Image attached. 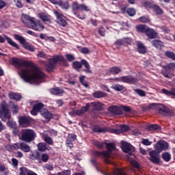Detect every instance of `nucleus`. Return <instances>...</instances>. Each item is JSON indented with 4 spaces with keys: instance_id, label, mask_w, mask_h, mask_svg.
<instances>
[{
    "instance_id": "2eb2a0df",
    "label": "nucleus",
    "mask_w": 175,
    "mask_h": 175,
    "mask_svg": "<svg viewBox=\"0 0 175 175\" xmlns=\"http://www.w3.org/2000/svg\"><path fill=\"white\" fill-rule=\"evenodd\" d=\"M32 122V118L30 117L22 116L19 118V124L23 128H27L31 125V122Z\"/></svg>"
},
{
    "instance_id": "bb28decb",
    "label": "nucleus",
    "mask_w": 175,
    "mask_h": 175,
    "mask_svg": "<svg viewBox=\"0 0 175 175\" xmlns=\"http://www.w3.org/2000/svg\"><path fill=\"white\" fill-rule=\"evenodd\" d=\"M29 159H31V161H39L40 159V153L38 151L32 152L31 154L29 155Z\"/></svg>"
},
{
    "instance_id": "774afa93",
    "label": "nucleus",
    "mask_w": 175,
    "mask_h": 175,
    "mask_svg": "<svg viewBox=\"0 0 175 175\" xmlns=\"http://www.w3.org/2000/svg\"><path fill=\"white\" fill-rule=\"evenodd\" d=\"M106 32V29L103 28V27H100L98 29V33L101 36H105V33Z\"/></svg>"
},
{
    "instance_id": "72a5a7b5",
    "label": "nucleus",
    "mask_w": 175,
    "mask_h": 175,
    "mask_svg": "<svg viewBox=\"0 0 175 175\" xmlns=\"http://www.w3.org/2000/svg\"><path fill=\"white\" fill-rule=\"evenodd\" d=\"M110 129H106L105 128H100L99 126H94L92 129L93 132L98 133H105V132H109Z\"/></svg>"
},
{
    "instance_id": "423d86ee",
    "label": "nucleus",
    "mask_w": 175,
    "mask_h": 175,
    "mask_svg": "<svg viewBox=\"0 0 175 175\" xmlns=\"http://www.w3.org/2000/svg\"><path fill=\"white\" fill-rule=\"evenodd\" d=\"M0 118L4 122L12 118V115L8 109V104L5 103H0Z\"/></svg>"
},
{
    "instance_id": "f3484780",
    "label": "nucleus",
    "mask_w": 175,
    "mask_h": 175,
    "mask_svg": "<svg viewBox=\"0 0 175 175\" xmlns=\"http://www.w3.org/2000/svg\"><path fill=\"white\" fill-rule=\"evenodd\" d=\"M108 111L113 116H121L122 114V109L116 105H111L108 107Z\"/></svg>"
},
{
    "instance_id": "473e14b6",
    "label": "nucleus",
    "mask_w": 175,
    "mask_h": 175,
    "mask_svg": "<svg viewBox=\"0 0 175 175\" xmlns=\"http://www.w3.org/2000/svg\"><path fill=\"white\" fill-rule=\"evenodd\" d=\"M81 64L85 68V73H92V71L91 70V66H90V64H88V62H87V60L82 59Z\"/></svg>"
},
{
    "instance_id": "de8ad7c7",
    "label": "nucleus",
    "mask_w": 175,
    "mask_h": 175,
    "mask_svg": "<svg viewBox=\"0 0 175 175\" xmlns=\"http://www.w3.org/2000/svg\"><path fill=\"white\" fill-rule=\"evenodd\" d=\"M139 21L140 23H150V21H151V19H150V16H141L139 18Z\"/></svg>"
},
{
    "instance_id": "603ef678",
    "label": "nucleus",
    "mask_w": 175,
    "mask_h": 175,
    "mask_svg": "<svg viewBox=\"0 0 175 175\" xmlns=\"http://www.w3.org/2000/svg\"><path fill=\"white\" fill-rule=\"evenodd\" d=\"M134 92L139 95V96H146V92L141 89H134Z\"/></svg>"
},
{
    "instance_id": "a19ab883",
    "label": "nucleus",
    "mask_w": 175,
    "mask_h": 175,
    "mask_svg": "<svg viewBox=\"0 0 175 175\" xmlns=\"http://www.w3.org/2000/svg\"><path fill=\"white\" fill-rule=\"evenodd\" d=\"M38 151H41L42 152H44L46 150H47V146L45 143L41 142L38 144Z\"/></svg>"
},
{
    "instance_id": "864d4df0",
    "label": "nucleus",
    "mask_w": 175,
    "mask_h": 175,
    "mask_svg": "<svg viewBox=\"0 0 175 175\" xmlns=\"http://www.w3.org/2000/svg\"><path fill=\"white\" fill-rule=\"evenodd\" d=\"M21 172H20V175H29V172L31 170L27 169L26 167H21Z\"/></svg>"
},
{
    "instance_id": "3c124183",
    "label": "nucleus",
    "mask_w": 175,
    "mask_h": 175,
    "mask_svg": "<svg viewBox=\"0 0 175 175\" xmlns=\"http://www.w3.org/2000/svg\"><path fill=\"white\" fill-rule=\"evenodd\" d=\"M114 175H126L125 171L122 169H116L113 172Z\"/></svg>"
},
{
    "instance_id": "37998d69",
    "label": "nucleus",
    "mask_w": 175,
    "mask_h": 175,
    "mask_svg": "<svg viewBox=\"0 0 175 175\" xmlns=\"http://www.w3.org/2000/svg\"><path fill=\"white\" fill-rule=\"evenodd\" d=\"M92 106L94 107L95 110H102L103 109V104L98 102L92 103Z\"/></svg>"
},
{
    "instance_id": "4468645a",
    "label": "nucleus",
    "mask_w": 175,
    "mask_h": 175,
    "mask_svg": "<svg viewBox=\"0 0 175 175\" xmlns=\"http://www.w3.org/2000/svg\"><path fill=\"white\" fill-rule=\"evenodd\" d=\"M21 20L24 25H26V27H28V28H31L35 18H32L27 14H23L21 16Z\"/></svg>"
},
{
    "instance_id": "c756f323",
    "label": "nucleus",
    "mask_w": 175,
    "mask_h": 175,
    "mask_svg": "<svg viewBox=\"0 0 175 175\" xmlns=\"http://www.w3.org/2000/svg\"><path fill=\"white\" fill-rule=\"evenodd\" d=\"M50 92L52 95H62L64 94V90L59 88H54L50 90Z\"/></svg>"
},
{
    "instance_id": "f03ea898",
    "label": "nucleus",
    "mask_w": 175,
    "mask_h": 175,
    "mask_svg": "<svg viewBox=\"0 0 175 175\" xmlns=\"http://www.w3.org/2000/svg\"><path fill=\"white\" fill-rule=\"evenodd\" d=\"M93 144L97 148L102 149L105 144H106V148L107 151H95L93 152V155L94 157H103L104 158V161L105 163H110V158H111V151H114L116 150V144L114 143H105L100 142L99 141H94Z\"/></svg>"
},
{
    "instance_id": "2f4dec72",
    "label": "nucleus",
    "mask_w": 175,
    "mask_h": 175,
    "mask_svg": "<svg viewBox=\"0 0 175 175\" xmlns=\"http://www.w3.org/2000/svg\"><path fill=\"white\" fill-rule=\"evenodd\" d=\"M122 70L119 66H113L109 69V73H111V75H118L119 73H121Z\"/></svg>"
},
{
    "instance_id": "f704fd0d",
    "label": "nucleus",
    "mask_w": 175,
    "mask_h": 175,
    "mask_svg": "<svg viewBox=\"0 0 175 175\" xmlns=\"http://www.w3.org/2000/svg\"><path fill=\"white\" fill-rule=\"evenodd\" d=\"M8 43L9 44H10V46H12V47H14L15 49H16V50H18L20 49V47L18 46V44H17V43L14 42V41H13V40H12L10 38L8 37V36H5Z\"/></svg>"
},
{
    "instance_id": "79ce46f5",
    "label": "nucleus",
    "mask_w": 175,
    "mask_h": 175,
    "mask_svg": "<svg viewBox=\"0 0 175 175\" xmlns=\"http://www.w3.org/2000/svg\"><path fill=\"white\" fill-rule=\"evenodd\" d=\"M72 67L74 69H76V70H79V69L83 68V64H81V62L76 61L72 63Z\"/></svg>"
},
{
    "instance_id": "09e8293b",
    "label": "nucleus",
    "mask_w": 175,
    "mask_h": 175,
    "mask_svg": "<svg viewBox=\"0 0 175 175\" xmlns=\"http://www.w3.org/2000/svg\"><path fill=\"white\" fill-rule=\"evenodd\" d=\"M165 57H167V58H170V59H172L173 61H175V53L172 51H165Z\"/></svg>"
},
{
    "instance_id": "20e7f679",
    "label": "nucleus",
    "mask_w": 175,
    "mask_h": 175,
    "mask_svg": "<svg viewBox=\"0 0 175 175\" xmlns=\"http://www.w3.org/2000/svg\"><path fill=\"white\" fill-rule=\"evenodd\" d=\"M149 107L150 109H157L159 114H162V116H165V117H172V116H174V113H173V111L163 105L152 103L149 105Z\"/></svg>"
},
{
    "instance_id": "69168bd1",
    "label": "nucleus",
    "mask_w": 175,
    "mask_h": 175,
    "mask_svg": "<svg viewBox=\"0 0 175 175\" xmlns=\"http://www.w3.org/2000/svg\"><path fill=\"white\" fill-rule=\"evenodd\" d=\"M44 170L53 171V170H54V167H53V165H51L50 164H45L44 165Z\"/></svg>"
},
{
    "instance_id": "9b49d317",
    "label": "nucleus",
    "mask_w": 175,
    "mask_h": 175,
    "mask_svg": "<svg viewBox=\"0 0 175 175\" xmlns=\"http://www.w3.org/2000/svg\"><path fill=\"white\" fill-rule=\"evenodd\" d=\"M115 44L117 49H121V46H128V44H132V38H124L116 41Z\"/></svg>"
},
{
    "instance_id": "f8f14e48",
    "label": "nucleus",
    "mask_w": 175,
    "mask_h": 175,
    "mask_svg": "<svg viewBox=\"0 0 175 175\" xmlns=\"http://www.w3.org/2000/svg\"><path fill=\"white\" fill-rule=\"evenodd\" d=\"M154 148L158 152H161L169 148V144L165 141H159L157 144L154 145Z\"/></svg>"
},
{
    "instance_id": "4be33fe9",
    "label": "nucleus",
    "mask_w": 175,
    "mask_h": 175,
    "mask_svg": "<svg viewBox=\"0 0 175 175\" xmlns=\"http://www.w3.org/2000/svg\"><path fill=\"white\" fill-rule=\"evenodd\" d=\"M137 51L140 54H146L147 53V48L144 46V44L141 41L137 42Z\"/></svg>"
},
{
    "instance_id": "49530a36",
    "label": "nucleus",
    "mask_w": 175,
    "mask_h": 175,
    "mask_svg": "<svg viewBox=\"0 0 175 175\" xmlns=\"http://www.w3.org/2000/svg\"><path fill=\"white\" fill-rule=\"evenodd\" d=\"M161 157L165 162H169L170 159H172V156L169 154V152L163 153Z\"/></svg>"
},
{
    "instance_id": "c85d7f7f",
    "label": "nucleus",
    "mask_w": 175,
    "mask_h": 175,
    "mask_svg": "<svg viewBox=\"0 0 175 175\" xmlns=\"http://www.w3.org/2000/svg\"><path fill=\"white\" fill-rule=\"evenodd\" d=\"M161 92L164 95H167V96H174L175 98V88H172L170 90L162 89Z\"/></svg>"
},
{
    "instance_id": "ddd939ff",
    "label": "nucleus",
    "mask_w": 175,
    "mask_h": 175,
    "mask_svg": "<svg viewBox=\"0 0 175 175\" xmlns=\"http://www.w3.org/2000/svg\"><path fill=\"white\" fill-rule=\"evenodd\" d=\"M30 29L40 32V31H43V29H44V25H43L40 21H38L34 18V21H33V23L30 26Z\"/></svg>"
},
{
    "instance_id": "cd10ccee",
    "label": "nucleus",
    "mask_w": 175,
    "mask_h": 175,
    "mask_svg": "<svg viewBox=\"0 0 175 175\" xmlns=\"http://www.w3.org/2000/svg\"><path fill=\"white\" fill-rule=\"evenodd\" d=\"M148 27L146 25H139L136 26V29L137 32H141V33H146L147 31L148 30Z\"/></svg>"
},
{
    "instance_id": "58836bf2",
    "label": "nucleus",
    "mask_w": 175,
    "mask_h": 175,
    "mask_svg": "<svg viewBox=\"0 0 175 175\" xmlns=\"http://www.w3.org/2000/svg\"><path fill=\"white\" fill-rule=\"evenodd\" d=\"M50 159V157L49 154L43 153L41 156H40V160L38 163H42V162H47Z\"/></svg>"
},
{
    "instance_id": "0e129e2a",
    "label": "nucleus",
    "mask_w": 175,
    "mask_h": 175,
    "mask_svg": "<svg viewBox=\"0 0 175 175\" xmlns=\"http://www.w3.org/2000/svg\"><path fill=\"white\" fill-rule=\"evenodd\" d=\"M66 58L69 62H72V61H75V56L70 54H66Z\"/></svg>"
},
{
    "instance_id": "7c9ffc66",
    "label": "nucleus",
    "mask_w": 175,
    "mask_h": 175,
    "mask_svg": "<svg viewBox=\"0 0 175 175\" xmlns=\"http://www.w3.org/2000/svg\"><path fill=\"white\" fill-rule=\"evenodd\" d=\"M151 43L154 47L159 49V50H161V49L163 47V42H162L161 40H152Z\"/></svg>"
},
{
    "instance_id": "680f3d73",
    "label": "nucleus",
    "mask_w": 175,
    "mask_h": 175,
    "mask_svg": "<svg viewBox=\"0 0 175 175\" xmlns=\"http://www.w3.org/2000/svg\"><path fill=\"white\" fill-rule=\"evenodd\" d=\"M142 143L144 146H151L152 144V142L148 140V139H142Z\"/></svg>"
},
{
    "instance_id": "338daca9",
    "label": "nucleus",
    "mask_w": 175,
    "mask_h": 175,
    "mask_svg": "<svg viewBox=\"0 0 175 175\" xmlns=\"http://www.w3.org/2000/svg\"><path fill=\"white\" fill-rule=\"evenodd\" d=\"M54 14L56 16L57 21L61 19V18H62V17L64 16V15H62V13H61V12H59L58 11H55L54 12Z\"/></svg>"
},
{
    "instance_id": "39448f33",
    "label": "nucleus",
    "mask_w": 175,
    "mask_h": 175,
    "mask_svg": "<svg viewBox=\"0 0 175 175\" xmlns=\"http://www.w3.org/2000/svg\"><path fill=\"white\" fill-rule=\"evenodd\" d=\"M58 62H65V58L62 55H55L53 58L49 59V63L46 64V70L47 72H51Z\"/></svg>"
},
{
    "instance_id": "13d9d810",
    "label": "nucleus",
    "mask_w": 175,
    "mask_h": 175,
    "mask_svg": "<svg viewBox=\"0 0 175 175\" xmlns=\"http://www.w3.org/2000/svg\"><path fill=\"white\" fill-rule=\"evenodd\" d=\"M126 13L127 14H129V16H135V14H136V10L134 8H129L126 10Z\"/></svg>"
},
{
    "instance_id": "5701e85b",
    "label": "nucleus",
    "mask_w": 175,
    "mask_h": 175,
    "mask_svg": "<svg viewBox=\"0 0 175 175\" xmlns=\"http://www.w3.org/2000/svg\"><path fill=\"white\" fill-rule=\"evenodd\" d=\"M41 116H42L48 122L53 118V114L47 109L41 111Z\"/></svg>"
},
{
    "instance_id": "c9c22d12",
    "label": "nucleus",
    "mask_w": 175,
    "mask_h": 175,
    "mask_svg": "<svg viewBox=\"0 0 175 175\" xmlns=\"http://www.w3.org/2000/svg\"><path fill=\"white\" fill-rule=\"evenodd\" d=\"M93 96L97 98H105V96H107V94L103 92L96 91L93 93Z\"/></svg>"
},
{
    "instance_id": "b1692460",
    "label": "nucleus",
    "mask_w": 175,
    "mask_h": 175,
    "mask_svg": "<svg viewBox=\"0 0 175 175\" xmlns=\"http://www.w3.org/2000/svg\"><path fill=\"white\" fill-rule=\"evenodd\" d=\"M90 104H87L86 106L82 107L81 109L75 110L77 116H83L84 113L88 111V110L90 109Z\"/></svg>"
},
{
    "instance_id": "aec40b11",
    "label": "nucleus",
    "mask_w": 175,
    "mask_h": 175,
    "mask_svg": "<svg viewBox=\"0 0 175 175\" xmlns=\"http://www.w3.org/2000/svg\"><path fill=\"white\" fill-rule=\"evenodd\" d=\"M77 138V136L75 134H69L67 137L66 139V144L68 147H70V148H72L73 147V142L76 140Z\"/></svg>"
},
{
    "instance_id": "8fccbe9b",
    "label": "nucleus",
    "mask_w": 175,
    "mask_h": 175,
    "mask_svg": "<svg viewBox=\"0 0 175 175\" xmlns=\"http://www.w3.org/2000/svg\"><path fill=\"white\" fill-rule=\"evenodd\" d=\"M85 79V76H81L79 77V81L80 83H81L83 87H85V88H88V83H87Z\"/></svg>"
},
{
    "instance_id": "4d7b16f0",
    "label": "nucleus",
    "mask_w": 175,
    "mask_h": 175,
    "mask_svg": "<svg viewBox=\"0 0 175 175\" xmlns=\"http://www.w3.org/2000/svg\"><path fill=\"white\" fill-rule=\"evenodd\" d=\"M57 23L59 24V25H61V27H66L68 25V23L65 19H64V18H61L60 19L57 20Z\"/></svg>"
},
{
    "instance_id": "c03bdc74",
    "label": "nucleus",
    "mask_w": 175,
    "mask_h": 175,
    "mask_svg": "<svg viewBox=\"0 0 175 175\" xmlns=\"http://www.w3.org/2000/svg\"><path fill=\"white\" fill-rule=\"evenodd\" d=\"M152 9L156 13V14H162V13H163V11H162V9H161V8H159V6L157 5H153Z\"/></svg>"
},
{
    "instance_id": "a878e982",
    "label": "nucleus",
    "mask_w": 175,
    "mask_h": 175,
    "mask_svg": "<svg viewBox=\"0 0 175 175\" xmlns=\"http://www.w3.org/2000/svg\"><path fill=\"white\" fill-rule=\"evenodd\" d=\"M40 20H42V21H43L44 23H49L50 22V15H49L46 12H41L38 14Z\"/></svg>"
},
{
    "instance_id": "0eeeda50",
    "label": "nucleus",
    "mask_w": 175,
    "mask_h": 175,
    "mask_svg": "<svg viewBox=\"0 0 175 175\" xmlns=\"http://www.w3.org/2000/svg\"><path fill=\"white\" fill-rule=\"evenodd\" d=\"M35 139V132L31 129H23L21 131V140L25 143H30Z\"/></svg>"
},
{
    "instance_id": "412c9836",
    "label": "nucleus",
    "mask_w": 175,
    "mask_h": 175,
    "mask_svg": "<svg viewBox=\"0 0 175 175\" xmlns=\"http://www.w3.org/2000/svg\"><path fill=\"white\" fill-rule=\"evenodd\" d=\"M145 35H146L148 39H155V38L158 36V33H157V31H155V30H154L153 29H150V27L148 29Z\"/></svg>"
},
{
    "instance_id": "052dcab7",
    "label": "nucleus",
    "mask_w": 175,
    "mask_h": 175,
    "mask_svg": "<svg viewBox=\"0 0 175 175\" xmlns=\"http://www.w3.org/2000/svg\"><path fill=\"white\" fill-rule=\"evenodd\" d=\"M12 150H21V143L14 144L11 146Z\"/></svg>"
},
{
    "instance_id": "dca6fc26",
    "label": "nucleus",
    "mask_w": 175,
    "mask_h": 175,
    "mask_svg": "<svg viewBox=\"0 0 175 175\" xmlns=\"http://www.w3.org/2000/svg\"><path fill=\"white\" fill-rule=\"evenodd\" d=\"M163 69L164 70L161 72V73L164 77H166L167 79H171V77L174 76V71L171 70L168 66H164Z\"/></svg>"
},
{
    "instance_id": "4c0bfd02",
    "label": "nucleus",
    "mask_w": 175,
    "mask_h": 175,
    "mask_svg": "<svg viewBox=\"0 0 175 175\" xmlns=\"http://www.w3.org/2000/svg\"><path fill=\"white\" fill-rule=\"evenodd\" d=\"M21 150L23 151V152H29L31 151V147L24 142L21 143Z\"/></svg>"
},
{
    "instance_id": "a211bd4d",
    "label": "nucleus",
    "mask_w": 175,
    "mask_h": 175,
    "mask_svg": "<svg viewBox=\"0 0 175 175\" xmlns=\"http://www.w3.org/2000/svg\"><path fill=\"white\" fill-rule=\"evenodd\" d=\"M120 128V129H111L109 130V133H116V135H120V133H122V132H128V131H129V126L126 125H121Z\"/></svg>"
},
{
    "instance_id": "7ed1b4c3",
    "label": "nucleus",
    "mask_w": 175,
    "mask_h": 175,
    "mask_svg": "<svg viewBox=\"0 0 175 175\" xmlns=\"http://www.w3.org/2000/svg\"><path fill=\"white\" fill-rule=\"evenodd\" d=\"M121 148L124 152H126V154H129L127 158L131 162L132 166H133L136 169H140V165L139 164V163L133 159L134 158H136L135 154H132V152H134L135 151V147H133V146L131 145L129 143L125 141H122Z\"/></svg>"
},
{
    "instance_id": "1a4fd4ad",
    "label": "nucleus",
    "mask_w": 175,
    "mask_h": 175,
    "mask_svg": "<svg viewBox=\"0 0 175 175\" xmlns=\"http://www.w3.org/2000/svg\"><path fill=\"white\" fill-rule=\"evenodd\" d=\"M71 9L74 14H77V10H81V12H91L90 7L85 4H79L77 1H73L72 3Z\"/></svg>"
},
{
    "instance_id": "6ab92c4d",
    "label": "nucleus",
    "mask_w": 175,
    "mask_h": 175,
    "mask_svg": "<svg viewBox=\"0 0 175 175\" xmlns=\"http://www.w3.org/2000/svg\"><path fill=\"white\" fill-rule=\"evenodd\" d=\"M122 83H126L127 84H136L137 79L132 76H122Z\"/></svg>"
},
{
    "instance_id": "6e6552de",
    "label": "nucleus",
    "mask_w": 175,
    "mask_h": 175,
    "mask_svg": "<svg viewBox=\"0 0 175 175\" xmlns=\"http://www.w3.org/2000/svg\"><path fill=\"white\" fill-rule=\"evenodd\" d=\"M14 39L16 40L19 41V43L22 44L23 47L25 49V50H28V51L33 52L35 51V47L31 44L28 42H27V40L18 34H14Z\"/></svg>"
},
{
    "instance_id": "393cba45",
    "label": "nucleus",
    "mask_w": 175,
    "mask_h": 175,
    "mask_svg": "<svg viewBox=\"0 0 175 175\" xmlns=\"http://www.w3.org/2000/svg\"><path fill=\"white\" fill-rule=\"evenodd\" d=\"M8 96L10 99H13L14 100H20L21 99V94L13 92H10Z\"/></svg>"
},
{
    "instance_id": "e2e57ef3",
    "label": "nucleus",
    "mask_w": 175,
    "mask_h": 175,
    "mask_svg": "<svg viewBox=\"0 0 175 175\" xmlns=\"http://www.w3.org/2000/svg\"><path fill=\"white\" fill-rule=\"evenodd\" d=\"M144 6L146 9H152V6H154V5L149 1H145L144 3Z\"/></svg>"
},
{
    "instance_id": "bf43d9fd",
    "label": "nucleus",
    "mask_w": 175,
    "mask_h": 175,
    "mask_svg": "<svg viewBox=\"0 0 175 175\" xmlns=\"http://www.w3.org/2000/svg\"><path fill=\"white\" fill-rule=\"evenodd\" d=\"M44 140L46 143H47L48 144H50V146H51V144L54 143V141H53V139L49 136L44 137Z\"/></svg>"
},
{
    "instance_id": "9d476101",
    "label": "nucleus",
    "mask_w": 175,
    "mask_h": 175,
    "mask_svg": "<svg viewBox=\"0 0 175 175\" xmlns=\"http://www.w3.org/2000/svg\"><path fill=\"white\" fill-rule=\"evenodd\" d=\"M150 158L149 160L152 163H159L161 161V155L159 152L157 150H152L149 152Z\"/></svg>"
},
{
    "instance_id": "f257e3e1",
    "label": "nucleus",
    "mask_w": 175,
    "mask_h": 175,
    "mask_svg": "<svg viewBox=\"0 0 175 175\" xmlns=\"http://www.w3.org/2000/svg\"><path fill=\"white\" fill-rule=\"evenodd\" d=\"M10 62L16 68H21V66L27 68L21 69L18 72L19 76L25 83L38 85L42 83V80L46 79V75L38 66H34L31 62L13 57L10 59Z\"/></svg>"
},
{
    "instance_id": "5fc2aeb1",
    "label": "nucleus",
    "mask_w": 175,
    "mask_h": 175,
    "mask_svg": "<svg viewBox=\"0 0 175 175\" xmlns=\"http://www.w3.org/2000/svg\"><path fill=\"white\" fill-rule=\"evenodd\" d=\"M160 126L158 124H151L148 126L149 131H159Z\"/></svg>"
},
{
    "instance_id": "6e6d98bb",
    "label": "nucleus",
    "mask_w": 175,
    "mask_h": 175,
    "mask_svg": "<svg viewBox=\"0 0 175 175\" xmlns=\"http://www.w3.org/2000/svg\"><path fill=\"white\" fill-rule=\"evenodd\" d=\"M111 88L115 90V91H122V90H124V86L120 84H116L113 85Z\"/></svg>"
},
{
    "instance_id": "ea45409f",
    "label": "nucleus",
    "mask_w": 175,
    "mask_h": 175,
    "mask_svg": "<svg viewBox=\"0 0 175 175\" xmlns=\"http://www.w3.org/2000/svg\"><path fill=\"white\" fill-rule=\"evenodd\" d=\"M34 110H37L38 111H40V113H41V111H44V109H43V107H44V105H43V103H37L34 106Z\"/></svg>"
},
{
    "instance_id": "e433bc0d",
    "label": "nucleus",
    "mask_w": 175,
    "mask_h": 175,
    "mask_svg": "<svg viewBox=\"0 0 175 175\" xmlns=\"http://www.w3.org/2000/svg\"><path fill=\"white\" fill-rule=\"evenodd\" d=\"M58 6H61L62 9H65L66 10H68L70 8V5H69V2L66 1L64 2L62 1H59V3H57Z\"/></svg>"
},
{
    "instance_id": "a18cd8bd",
    "label": "nucleus",
    "mask_w": 175,
    "mask_h": 175,
    "mask_svg": "<svg viewBox=\"0 0 175 175\" xmlns=\"http://www.w3.org/2000/svg\"><path fill=\"white\" fill-rule=\"evenodd\" d=\"M90 162H91V163H92V165H94V166H96V169L97 172H100V173H102L104 175H113V174H106V173L103 172L102 170H100L99 168L96 166L97 165L96 159H92L90 160Z\"/></svg>"
}]
</instances>
